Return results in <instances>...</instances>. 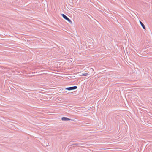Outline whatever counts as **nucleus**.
<instances>
[{
	"mask_svg": "<svg viewBox=\"0 0 152 152\" xmlns=\"http://www.w3.org/2000/svg\"><path fill=\"white\" fill-rule=\"evenodd\" d=\"M62 17L66 20L68 21L69 22H71V20L64 14H61Z\"/></svg>",
	"mask_w": 152,
	"mask_h": 152,
	"instance_id": "f257e3e1",
	"label": "nucleus"
},
{
	"mask_svg": "<svg viewBox=\"0 0 152 152\" xmlns=\"http://www.w3.org/2000/svg\"><path fill=\"white\" fill-rule=\"evenodd\" d=\"M77 87L76 86H74L72 87H69L66 88V89L68 90L69 91L74 90L76 89Z\"/></svg>",
	"mask_w": 152,
	"mask_h": 152,
	"instance_id": "f03ea898",
	"label": "nucleus"
},
{
	"mask_svg": "<svg viewBox=\"0 0 152 152\" xmlns=\"http://www.w3.org/2000/svg\"><path fill=\"white\" fill-rule=\"evenodd\" d=\"M61 120L62 121H66L70 120L71 119H70L68 118H66V117H63L61 118Z\"/></svg>",
	"mask_w": 152,
	"mask_h": 152,
	"instance_id": "7ed1b4c3",
	"label": "nucleus"
},
{
	"mask_svg": "<svg viewBox=\"0 0 152 152\" xmlns=\"http://www.w3.org/2000/svg\"><path fill=\"white\" fill-rule=\"evenodd\" d=\"M139 22H140V25H141V26H142V28L144 29H145V26H144V24L142 22H141V21H139Z\"/></svg>",
	"mask_w": 152,
	"mask_h": 152,
	"instance_id": "20e7f679",
	"label": "nucleus"
},
{
	"mask_svg": "<svg viewBox=\"0 0 152 152\" xmlns=\"http://www.w3.org/2000/svg\"><path fill=\"white\" fill-rule=\"evenodd\" d=\"M88 75V74L87 73H82L80 75V76H87Z\"/></svg>",
	"mask_w": 152,
	"mask_h": 152,
	"instance_id": "39448f33",
	"label": "nucleus"
},
{
	"mask_svg": "<svg viewBox=\"0 0 152 152\" xmlns=\"http://www.w3.org/2000/svg\"><path fill=\"white\" fill-rule=\"evenodd\" d=\"M90 71L91 72H93V69L92 68H90Z\"/></svg>",
	"mask_w": 152,
	"mask_h": 152,
	"instance_id": "423d86ee",
	"label": "nucleus"
}]
</instances>
